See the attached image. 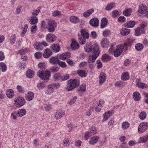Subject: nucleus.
Returning <instances> with one entry per match:
<instances>
[{
    "mask_svg": "<svg viewBox=\"0 0 148 148\" xmlns=\"http://www.w3.org/2000/svg\"><path fill=\"white\" fill-rule=\"evenodd\" d=\"M61 75L58 73L55 74L53 76V78L55 81H61Z\"/></svg>",
    "mask_w": 148,
    "mask_h": 148,
    "instance_id": "obj_36",
    "label": "nucleus"
},
{
    "mask_svg": "<svg viewBox=\"0 0 148 148\" xmlns=\"http://www.w3.org/2000/svg\"><path fill=\"white\" fill-rule=\"evenodd\" d=\"M133 97L134 99L136 101H139L141 98L140 94L137 91L133 93Z\"/></svg>",
    "mask_w": 148,
    "mask_h": 148,
    "instance_id": "obj_17",
    "label": "nucleus"
},
{
    "mask_svg": "<svg viewBox=\"0 0 148 148\" xmlns=\"http://www.w3.org/2000/svg\"><path fill=\"white\" fill-rule=\"evenodd\" d=\"M125 85V83L121 81H118L115 83L114 86L116 87L122 88Z\"/></svg>",
    "mask_w": 148,
    "mask_h": 148,
    "instance_id": "obj_31",
    "label": "nucleus"
},
{
    "mask_svg": "<svg viewBox=\"0 0 148 148\" xmlns=\"http://www.w3.org/2000/svg\"><path fill=\"white\" fill-rule=\"evenodd\" d=\"M81 35L84 37V38L88 39L89 36V34L85 29L82 30L80 32Z\"/></svg>",
    "mask_w": 148,
    "mask_h": 148,
    "instance_id": "obj_29",
    "label": "nucleus"
},
{
    "mask_svg": "<svg viewBox=\"0 0 148 148\" xmlns=\"http://www.w3.org/2000/svg\"><path fill=\"white\" fill-rule=\"evenodd\" d=\"M65 114V112L64 110H59L56 112L54 116L56 120H58L63 117Z\"/></svg>",
    "mask_w": 148,
    "mask_h": 148,
    "instance_id": "obj_7",
    "label": "nucleus"
},
{
    "mask_svg": "<svg viewBox=\"0 0 148 148\" xmlns=\"http://www.w3.org/2000/svg\"><path fill=\"white\" fill-rule=\"evenodd\" d=\"M113 113L114 112L113 111H109L105 112L103 115V118L102 122H104L107 121L110 116L112 115Z\"/></svg>",
    "mask_w": 148,
    "mask_h": 148,
    "instance_id": "obj_10",
    "label": "nucleus"
},
{
    "mask_svg": "<svg viewBox=\"0 0 148 148\" xmlns=\"http://www.w3.org/2000/svg\"><path fill=\"white\" fill-rule=\"evenodd\" d=\"M40 11V10L39 9H37L33 10L31 12L32 15V16H37V15Z\"/></svg>",
    "mask_w": 148,
    "mask_h": 148,
    "instance_id": "obj_51",
    "label": "nucleus"
},
{
    "mask_svg": "<svg viewBox=\"0 0 148 148\" xmlns=\"http://www.w3.org/2000/svg\"><path fill=\"white\" fill-rule=\"evenodd\" d=\"M34 75V73L33 71L30 70H28L26 72V76L29 78H32Z\"/></svg>",
    "mask_w": 148,
    "mask_h": 148,
    "instance_id": "obj_33",
    "label": "nucleus"
},
{
    "mask_svg": "<svg viewBox=\"0 0 148 148\" xmlns=\"http://www.w3.org/2000/svg\"><path fill=\"white\" fill-rule=\"evenodd\" d=\"M53 88L51 86H49L47 88V89L46 91L47 94L50 95L53 92Z\"/></svg>",
    "mask_w": 148,
    "mask_h": 148,
    "instance_id": "obj_40",
    "label": "nucleus"
},
{
    "mask_svg": "<svg viewBox=\"0 0 148 148\" xmlns=\"http://www.w3.org/2000/svg\"><path fill=\"white\" fill-rule=\"evenodd\" d=\"M61 81H63L68 79L69 78V75L68 74H66L61 75Z\"/></svg>",
    "mask_w": 148,
    "mask_h": 148,
    "instance_id": "obj_54",
    "label": "nucleus"
},
{
    "mask_svg": "<svg viewBox=\"0 0 148 148\" xmlns=\"http://www.w3.org/2000/svg\"><path fill=\"white\" fill-rule=\"evenodd\" d=\"M38 22V18L36 16H32L29 21V23L31 24L35 25Z\"/></svg>",
    "mask_w": 148,
    "mask_h": 148,
    "instance_id": "obj_24",
    "label": "nucleus"
},
{
    "mask_svg": "<svg viewBox=\"0 0 148 148\" xmlns=\"http://www.w3.org/2000/svg\"><path fill=\"white\" fill-rule=\"evenodd\" d=\"M115 6V3H112L108 4L106 8V10H110Z\"/></svg>",
    "mask_w": 148,
    "mask_h": 148,
    "instance_id": "obj_46",
    "label": "nucleus"
},
{
    "mask_svg": "<svg viewBox=\"0 0 148 148\" xmlns=\"http://www.w3.org/2000/svg\"><path fill=\"white\" fill-rule=\"evenodd\" d=\"M16 36L15 34H14L12 35L10 37L9 40L10 43L12 45L14 44L15 42L16 39Z\"/></svg>",
    "mask_w": 148,
    "mask_h": 148,
    "instance_id": "obj_35",
    "label": "nucleus"
},
{
    "mask_svg": "<svg viewBox=\"0 0 148 148\" xmlns=\"http://www.w3.org/2000/svg\"><path fill=\"white\" fill-rule=\"evenodd\" d=\"M130 32V29L125 28L122 29L121 30V34L123 36H125L128 35Z\"/></svg>",
    "mask_w": 148,
    "mask_h": 148,
    "instance_id": "obj_19",
    "label": "nucleus"
},
{
    "mask_svg": "<svg viewBox=\"0 0 148 148\" xmlns=\"http://www.w3.org/2000/svg\"><path fill=\"white\" fill-rule=\"evenodd\" d=\"M135 40L133 39L128 38L127 42L125 44L126 45L131 46L132 45V43Z\"/></svg>",
    "mask_w": 148,
    "mask_h": 148,
    "instance_id": "obj_47",
    "label": "nucleus"
},
{
    "mask_svg": "<svg viewBox=\"0 0 148 148\" xmlns=\"http://www.w3.org/2000/svg\"><path fill=\"white\" fill-rule=\"evenodd\" d=\"M129 75L127 72H124L122 75L121 78L122 80H126L129 79Z\"/></svg>",
    "mask_w": 148,
    "mask_h": 148,
    "instance_id": "obj_27",
    "label": "nucleus"
},
{
    "mask_svg": "<svg viewBox=\"0 0 148 148\" xmlns=\"http://www.w3.org/2000/svg\"><path fill=\"white\" fill-rule=\"evenodd\" d=\"M57 64L62 68H65L66 66V64L64 62L61 61L60 60L58 61Z\"/></svg>",
    "mask_w": 148,
    "mask_h": 148,
    "instance_id": "obj_55",
    "label": "nucleus"
},
{
    "mask_svg": "<svg viewBox=\"0 0 148 148\" xmlns=\"http://www.w3.org/2000/svg\"><path fill=\"white\" fill-rule=\"evenodd\" d=\"M35 48L38 50H42L43 49L42 44L40 42H36L34 45Z\"/></svg>",
    "mask_w": 148,
    "mask_h": 148,
    "instance_id": "obj_22",
    "label": "nucleus"
},
{
    "mask_svg": "<svg viewBox=\"0 0 148 148\" xmlns=\"http://www.w3.org/2000/svg\"><path fill=\"white\" fill-rule=\"evenodd\" d=\"M60 15V12L58 10L55 11L52 13V16H56Z\"/></svg>",
    "mask_w": 148,
    "mask_h": 148,
    "instance_id": "obj_63",
    "label": "nucleus"
},
{
    "mask_svg": "<svg viewBox=\"0 0 148 148\" xmlns=\"http://www.w3.org/2000/svg\"><path fill=\"white\" fill-rule=\"evenodd\" d=\"M96 133L95 132L91 131H88L86 132L84 134V138L86 140L88 139V137L91 136L92 134H94Z\"/></svg>",
    "mask_w": 148,
    "mask_h": 148,
    "instance_id": "obj_28",
    "label": "nucleus"
},
{
    "mask_svg": "<svg viewBox=\"0 0 148 148\" xmlns=\"http://www.w3.org/2000/svg\"><path fill=\"white\" fill-rule=\"evenodd\" d=\"M108 44V40L106 38L103 39L101 42V45L103 48L107 47Z\"/></svg>",
    "mask_w": 148,
    "mask_h": 148,
    "instance_id": "obj_23",
    "label": "nucleus"
},
{
    "mask_svg": "<svg viewBox=\"0 0 148 148\" xmlns=\"http://www.w3.org/2000/svg\"><path fill=\"white\" fill-rule=\"evenodd\" d=\"M130 124L127 122H124L122 124V127L124 129H127L129 126Z\"/></svg>",
    "mask_w": 148,
    "mask_h": 148,
    "instance_id": "obj_57",
    "label": "nucleus"
},
{
    "mask_svg": "<svg viewBox=\"0 0 148 148\" xmlns=\"http://www.w3.org/2000/svg\"><path fill=\"white\" fill-rule=\"evenodd\" d=\"M6 95L8 97L11 98L14 97V93L13 91L11 89H8L6 91Z\"/></svg>",
    "mask_w": 148,
    "mask_h": 148,
    "instance_id": "obj_20",
    "label": "nucleus"
},
{
    "mask_svg": "<svg viewBox=\"0 0 148 148\" xmlns=\"http://www.w3.org/2000/svg\"><path fill=\"white\" fill-rule=\"evenodd\" d=\"M96 58L92 55V56H90L88 61L89 63H91L94 62Z\"/></svg>",
    "mask_w": 148,
    "mask_h": 148,
    "instance_id": "obj_59",
    "label": "nucleus"
},
{
    "mask_svg": "<svg viewBox=\"0 0 148 148\" xmlns=\"http://www.w3.org/2000/svg\"><path fill=\"white\" fill-rule=\"evenodd\" d=\"M86 85L84 84L83 85L81 86L77 90V91H80L81 92H84L86 90Z\"/></svg>",
    "mask_w": 148,
    "mask_h": 148,
    "instance_id": "obj_56",
    "label": "nucleus"
},
{
    "mask_svg": "<svg viewBox=\"0 0 148 148\" xmlns=\"http://www.w3.org/2000/svg\"><path fill=\"white\" fill-rule=\"evenodd\" d=\"M110 56L106 54H103L101 58L102 60H105L106 59L110 60Z\"/></svg>",
    "mask_w": 148,
    "mask_h": 148,
    "instance_id": "obj_61",
    "label": "nucleus"
},
{
    "mask_svg": "<svg viewBox=\"0 0 148 148\" xmlns=\"http://www.w3.org/2000/svg\"><path fill=\"white\" fill-rule=\"evenodd\" d=\"M108 20L105 18H103L101 21V27L103 28L105 27L107 24Z\"/></svg>",
    "mask_w": 148,
    "mask_h": 148,
    "instance_id": "obj_25",
    "label": "nucleus"
},
{
    "mask_svg": "<svg viewBox=\"0 0 148 148\" xmlns=\"http://www.w3.org/2000/svg\"><path fill=\"white\" fill-rule=\"evenodd\" d=\"M16 88L18 90V92L21 93H23L25 91V90L22 87V86H17Z\"/></svg>",
    "mask_w": 148,
    "mask_h": 148,
    "instance_id": "obj_58",
    "label": "nucleus"
},
{
    "mask_svg": "<svg viewBox=\"0 0 148 148\" xmlns=\"http://www.w3.org/2000/svg\"><path fill=\"white\" fill-rule=\"evenodd\" d=\"M56 26H47V28L48 30V32H53L55 30V28Z\"/></svg>",
    "mask_w": 148,
    "mask_h": 148,
    "instance_id": "obj_48",
    "label": "nucleus"
},
{
    "mask_svg": "<svg viewBox=\"0 0 148 148\" xmlns=\"http://www.w3.org/2000/svg\"><path fill=\"white\" fill-rule=\"evenodd\" d=\"M37 75L45 82H47L49 79L51 73L50 71L47 70L45 71L39 70L37 73Z\"/></svg>",
    "mask_w": 148,
    "mask_h": 148,
    "instance_id": "obj_1",
    "label": "nucleus"
},
{
    "mask_svg": "<svg viewBox=\"0 0 148 148\" xmlns=\"http://www.w3.org/2000/svg\"><path fill=\"white\" fill-rule=\"evenodd\" d=\"M131 10L130 9H127L123 12V14L126 16H129L131 15Z\"/></svg>",
    "mask_w": 148,
    "mask_h": 148,
    "instance_id": "obj_52",
    "label": "nucleus"
},
{
    "mask_svg": "<svg viewBox=\"0 0 148 148\" xmlns=\"http://www.w3.org/2000/svg\"><path fill=\"white\" fill-rule=\"evenodd\" d=\"M45 86V84L44 83H40L38 84L37 85V87L39 90L44 89Z\"/></svg>",
    "mask_w": 148,
    "mask_h": 148,
    "instance_id": "obj_49",
    "label": "nucleus"
},
{
    "mask_svg": "<svg viewBox=\"0 0 148 148\" xmlns=\"http://www.w3.org/2000/svg\"><path fill=\"white\" fill-rule=\"evenodd\" d=\"M148 11V7L145 5L141 4L139 7L138 12L142 14H145Z\"/></svg>",
    "mask_w": 148,
    "mask_h": 148,
    "instance_id": "obj_9",
    "label": "nucleus"
},
{
    "mask_svg": "<svg viewBox=\"0 0 148 148\" xmlns=\"http://www.w3.org/2000/svg\"><path fill=\"white\" fill-rule=\"evenodd\" d=\"M46 40L48 42H53L56 40V37L52 34H48L46 37Z\"/></svg>",
    "mask_w": 148,
    "mask_h": 148,
    "instance_id": "obj_8",
    "label": "nucleus"
},
{
    "mask_svg": "<svg viewBox=\"0 0 148 148\" xmlns=\"http://www.w3.org/2000/svg\"><path fill=\"white\" fill-rule=\"evenodd\" d=\"M77 73L79 74V76L82 77H85L86 76L85 71L83 70H79L77 71Z\"/></svg>",
    "mask_w": 148,
    "mask_h": 148,
    "instance_id": "obj_38",
    "label": "nucleus"
},
{
    "mask_svg": "<svg viewBox=\"0 0 148 148\" xmlns=\"http://www.w3.org/2000/svg\"><path fill=\"white\" fill-rule=\"evenodd\" d=\"M59 60L58 58H56L54 57H52L49 59L50 62L53 64H58Z\"/></svg>",
    "mask_w": 148,
    "mask_h": 148,
    "instance_id": "obj_34",
    "label": "nucleus"
},
{
    "mask_svg": "<svg viewBox=\"0 0 148 148\" xmlns=\"http://www.w3.org/2000/svg\"><path fill=\"white\" fill-rule=\"evenodd\" d=\"M124 49L123 45H118L117 46L116 49L114 51V56L116 57H117L122 53Z\"/></svg>",
    "mask_w": 148,
    "mask_h": 148,
    "instance_id": "obj_6",
    "label": "nucleus"
},
{
    "mask_svg": "<svg viewBox=\"0 0 148 148\" xmlns=\"http://www.w3.org/2000/svg\"><path fill=\"white\" fill-rule=\"evenodd\" d=\"M148 140V134L143 137H140L138 140L139 143H145Z\"/></svg>",
    "mask_w": 148,
    "mask_h": 148,
    "instance_id": "obj_21",
    "label": "nucleus"
},
{
    "mask_svg": "<svg viewBox=\"0 0 148 148\" xmlns=\"http://www.w3.org/2000/svg\"><path fill=\"white\" fill-rule=\"evenodd\" d=\"M71 141L68 138H65L63 141V145L64 146H69L70 143Z\"/></svg>",
    "mask_w": 148,
    "mask_h": 148,
    "instance_id": "obj_44",
    "label": "nucleus"
},
{
    "mask_svg": "<svg viewBox=\"0 0 148 148\" xmlns=\"http://www.w3.org/2000/svg\"><path fill=\"white\" fill-rule=\"evenodd\" d=\"M51 49L54 51L58 52L60 50V47L58 45L55 44L51 47Z\"/></svg>",
    "mask_w": 148,
    "mask_h": 148,
    "instance_id": "obj_41",
    "label": "nucleus"
},
{
    "mask_svg": "<svg viewBox=\"0 0 148 148\" xmlns=\"http://www.w3.org/2000/svg\"><path fill=\"white\" fill-rule=\"evenodd\" d=\"M136 49L137 51H139L142 50L144 47L143 45L141 43L136 44L135 46Z\"/></svg>",
    "mask_w": 148,
    "mask_h": 148,
    "instance_id": "obj_43",
    "label": "nucleus"
},
{
    "mask_svg": "<svg viewBox=\"0 0 148 148\" xmlns=\"http://www.w3.org/2000/svg\"><path fill=\"white\" fill-rule=\"evenodd\" d=\"M66 88L67 91L72 90L75 88L78 87L79 85V81L76 79H71L68 81Z\"/></svg>",
    "mask_w": 148,
    "mask_h": 148,
    "instance_id": "obj_2",
    "label": "nucleus"
},
{
    "mask_svg": "<svg viewBox=\"0 0 148 148\" xmlns=\"http://www.w3.org/2000/svg\"><path fill=\"white\" fill-rule=\"evenodd\" d=\"M137 86L139 88H141L142 89L146 88L147 87V85L146 84L144 83L141 82L139 84H138Z\"/></svg>",
    "mask_w": 148,
    "mask_h": 148,
    "instance_id": "obj_60",
    "label": "nucleus"
},
{
    "mask_svg": "<svg viewBox=\"0 0 148 148\" xmlns=\"http://www.w3.org/2000/svg\"><path fill=\"white\" fill-rule=\"evenodd\" d=\"M66 56V54L63 53L60 55L59 56H58L57 57L59 60H64L67 58V57Z\"/></svg>",
    "mask_w": 148,
    "mask_h": 148,
    "instance_id": "obj_53",
    "label": "nucleus"
},
{
    "mask_svg": "<svg viewBox=\"0 0 148 148\" xmlns=\"http://www.w3.org/2000/svg\"><path fill=\"white\" fill-rule=\"evenodd\" d=\"M84 49L85 51L88 53H89L92 51V47L90 45H86L84 47Z\"/></svg>",
    "mask_w": 148,
    "mask_h": 148,
    "instance_id": "obj_42",
    "label": "nucleus"
},
{
    "mask_svg": "<svg viewBox=\"0 0 148 148\" xmlns=\"http://www.w3.org/2000/svg\"><path fill=\"white\" fill-rule=\"evenodd\" d=\"M99 79V84L101 85L106 80V74L104 72H101L100 74Z\"/></svg>",
    "mask_w": 148,
    "mask_h": 148,
    "instance_id": "obj_11",
    "label": "nucleus"
},
{
    "mask_svg": "<svg viewBox=\"0 0 148 148\" xmlns=\"http://www.w3.org/2000/svg\"><path fill=\"white\" fill-rule=\"evenodd\" d=\"M47 23V26H57L56 23L53 20L51 19H48Z\"/></svg>",
    "mask_w": 148,
    "mask_h": 148,
    "instance_id": "obj_32",
    "label": "nucleus"
},
{
    "mask_svg": "<svg viewBox=\"0 0 148 148\" xmlns=\"http://www.w3.org/2000/svg\"><path fill=\"white\" fill-rule=\"evenodd\" d=\"M78 41L79 43L82 45L84 44L86 42V38L80 35H78Z\"/></svg>",
    "mask_w": 148,
    "mask_h": 148,
    "instance_id": "obj_26",
    "label": "nucleus"
},
{
    "mask_svg": "<svg viewBox=\"0 0 148 148\" xmlns=\"http://www.w3.org/2000/svg\"><path fill=\"white\" fill-rule=\"evenodd\" d=\"M93 109V107H90L89 109L87 110L86 113V115L87 116H90L92 114V113Z\"/></svg>",
    "mask_w": 148,
    "mask_h": 148,
    "instance_id": "obj_50",
    "label": "nucleus"
},
{
    "mask_svg": "<svg viewBox=\"0 0 148 148\" xmlns=\"http://www.w3.org/2000/svg\"><path fill=\"white\" fill-rule=\"evenodd\" d=\"M139 27H137L135 30V35L136 36H139L141 35V33L140 32V30Z\"/></svg>",
    "mask_w": 148,
    "mask_h": 148,
    "instance_id": "obj_62",
    "label": "nucleus"
},
{
    "mask_svg": "<svg viewBox=\"0 0 148 148\" xmlns=\"http://www.w3.org/2000/svg\"><path fill=\"white\" fill-rule=\"evenodd\" d=\"M148 127V123L146 122L141 123L138 126V131L139 133H142L145 132Z\"/></svg>",
    "mask_w": 148,
    "mask_h": 148,
    "instance_id": "obj_5",
    "label": "nucleus"
},
{
    "mask_svg": "<svg viewBox=\"0 0 148 148\" xmlns=\"http://www.w3.org/2000/svg\"><path fill=\"white\" fill-rule=\"evenodd\" d=\"M99 137L97 136H94L92 137L90 139L89 143L91 145H93L96 143L99 139Z\"/></svg>",
    "mask_w": 148,
    "mask_h": 148,
    "instance_id": "obj_30",
    "label": "nucleus"
},
{
    "mask_svg": "<svg viewBox=\"0 0 148 148\" xmlns=\"http://www.w3.org/2000/svg\"><path fill=\"white\" fill-rule=\"evenodd\" d=\"M26 114V111L25 109H19L16 112V114L18 117H21L25 115Z\"/></svg>",
    "mask_w": 148,
    "mask_h": 148,
    "instance_id": "obj_14",
    "label": "nucleus"
},
{
    "mask_svg": "<svg viewBox=\"0 0 148 148\" xmlns=\"http://www.w3.org/2000/svg\"><path fill=\"white\" fill-rule=\"evenodd\" d=\"M146 113L144 111L141 112L139 114V117L142 120H144L146 118Z\"/></svg>",
    "mask_w": 148,
    "mask_h": 148,
    "instance_id": "obj_37",
    "label": "nucleus"
},
{
    "mask_svg": "<svg viewBox=\"0 0 148 148\" xmlns=\"http://www.w3.org/2000/svg\"><path fill=\"white\" fill-rule=\"evenodd\" d=\"M0 69L3 72L5 71L7 69V66L3 62L0 63Z\"/></svg>",
    "mask_w": 148,
    "mask_h": 148,
    "instance_id": "obj_45",
    "label": "nucleus"
},
{
    "mask_svg": "<svg viewBox=\"0 0 148 148\" xmlns=\"http://www.w3.org/2000/svg\"><path fill=\"white\" fill-rule=\"evenodd\" d=\"M70 20L71 22L74 23H77L79 22V20L77 17L73 16L70 17Z\"/></svg>",
    "mask_w": 148,
    "mask_h": 148,
    "instance_id": "obj_39",
    "label": "nucleus"
},
{
    "mask_svg": "<svg viewBox=\"0 0 148 148\" xmlns=\"http://www.w3.org/2000/svg\"><path fill=\"white\" fill-rule=\"evenodd\" d=\"M136 24L134 21H128L125 24V26L127 28H132L134 27Z\"/></svg>",
    "mask_w": 148,
    "mask_h": 148,
    "instance_id": "obj_18",
    "label": "nucleus"
},
{
    "mask_svg": "<svg viewBox=\"0 0 148 148\" xmlns=\"http://www.w3.org/2000/svg\"><path fill=\"white\" fill-rule=\"evenodd\" d=\"M71 47L72 49L75 50L79 48V45L75 40H73L71 44Z\"/></svg>",
    "mask_w": 148,
    "mask_h": 148,
    "instance_id": "obj_12",
    "label": "nucleus"
},
{
    "mask_svg": "<svg viewBox=\"0 0 148 148\" xmlns=\"http://www.w3.org/2000/svg\"><path fill=\"white\" fill-rule=\"evenodd\" d=\"M89 23L91 26L96 27L98 25L99 20L97 18H93L90 20Z\"/></svg>",
    "mask_w": 148,
    "mask_h": 148,
    "instance_id": "obj_13",
    "label": "nucleus"
},
{
    "mask_svg": "<svg viewBox=\"0 0 148 148\" xmlns=\"http://www.w3.org/2000/svg\"><path fill=\"white\" fill-rule=\"evenodd\" d=\"M44 52L45 53L43 54V56L44 58H48L49 57L52 53L51 50L48 49L44 50Z\"/></svg>",
    "mask_w": 148,
    "mask_h": 148,
    "instance_id": "obj_16",
    "label": "nucleus"
},
{
    "mask_svg": "<svg viewBox=\"0 0 148 148\" xmlns=\"http://www.w3.org/2000/svg\"><path fill=\"white\" fill-rule=\"evenodd\" d=\"M25 103L24 98L21 97H18L14 99V104L16 107H20L23 106Z\"/></svg>",
    "mask_w": 148,
    "mask_h": 148,
    "instance_id": "obj_3",
    "label": "nucleus"
},
{
    "mask_svg": "<svg viewBox=\"0 0 148 148\" xmlns=\"http://www.w3.org/2000/svg\"><path fill=\"white\" fill-rule=\"evenodd\" d=\"M25 97L27 100L28 101H31L34 98V93L32 92L29 91L25 95Z\"/></svg>",
    "mask_w": 148,
    "mask_h": 148,
    "instance_id": "obj_15",
    "label": "nucleus"
},
{
    "mask_svg": "<svg viewBox=\"0 0 148 148\" xmlns=\"http://www.w3.org/2000/svg\"><path fill=\"white\" fill-rule=\"evenodd\" d=\"M100 51L98 44L97 43H95L92 46V55L97 58L98 56Z\"/></svg>",
    "mask_w": 148,
    "mask_h": 148,
    "instance_id": "obj_4",
    "label": "nucleus"
},
{
    "mask_svg": "<svg viewBox=\"0 0 148 148\" xmlns=\"http://www.w3.org/2000/svg\"><path fill=\"white\" fill-rule=\"evenodd\" d=\"M42 54L41 53L38 52L35 53L34 54V56L37 59H39L42 56Z\"/></svg>",
    "mask_w": 148,
    "mask_h": 148,
    "instance_id": "obj_64",
    "label": "nucleus"
}]
</instances>
